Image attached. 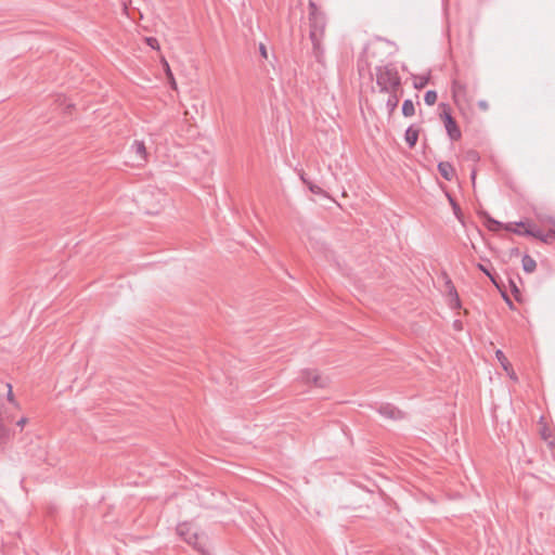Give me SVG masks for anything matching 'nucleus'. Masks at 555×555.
<instances>
[{
    "instance_id": "nucleus-11",
    "label": "nucleus",
    "mask_w": 555,
    "mask_h": 555,
    "mask_svg": "<svg viewBox=\"0 0 555 555\" xmlns=\"http://www.w3.org/2000/svg\"><path fill=\"white\" fill-rule=\"evenodd\" d=\"M418 139V130L416 128L410 127L405 131V141L410 146H414Z\"/></svg>"
},
{
    "instance_id": "nucleus-2",
    "label": "nucleus",
    "mask_w": 555,
    "mask_h": 555,
    "mask_svg": "<svg viewBox=\"0 0 555 555\" xmlns=\"http://www.w3.org/2000/svg\"><path fill=\"white\" fill-rule=\"evenodd\" d=\"M298 382L310 389H327L331 386V377L315 366H308L300 370Z\"/></svg>"
},
{
    "instance_id": "nucleus-9",
    "label": "nucleus",
    "mask_w": 555,
    "mask_h": 555,
    "mask_svg": "<svg viewBox=\"0 0 555 555\" xmlns=\"http://www.w3.org/2000/svg\"><path fill=\"white\" fill-rule=\"evenodd\" d=\"M438 169L441 176L447 180H451L455 175L454 168L449 163H440Z\"/></svg>"
},
{
    "instance_id": "nucleus-24",
    "label": "nucleus",
    "mask_w": 555,
    "mask_h": 555,
    "mask_svg": "<svg viewBox=\"0 0 555 555\" xmlns=\"http://www.w3.org/2000/svg\"><path fill=\"white\" fill-rule=\"evenodd\" d=\"M146 42H147V44H149L150 47H152V48H154V49H155V48H157V41H156V39H154V38H147V39H146Z\"/></svg>"
},
{
    "instance_id": "nucleus-3",
    "label": "nucleus",
    "mask_w": 555,
    "mask_h": 555,
    "mask_svg": "<svg viewBox=\"0 0 555 555\" xmlns=\"http://www.w3.org/2000/svg\"><path fill=\"white\" fill-rule=\"evenodd\" d=\"M439 117L444 125L446 131L452 141H459L462 138V132L456 120L451 115V107L448 104L439 105Z\"/></svg>"
},
{
    "instance_id": "nucleus-21",
    "label": "nucleus",
    "mask_w": 555,
    "mask_h": 555,
    "mask_svg": "<svg viewBox=\"0 0 555 555\" xmlns=\"http://www.w3.org/2000/svg\"><path fill=\"white\" fill-rule=\"evenodd\" d=\"M505 372H506V374H507L512 379L517 380L516 373H515V371H514V369H513V366H512V365H511V366H508V371H505Z\"/></svg>"
},
{
    "instance_id": "nucleus-18",
    "label": "nucleus",
    "mask_w": 555,
    "mask_h": 555,
    "mask_svg": "<svg viewBox=\"0 0 555 555\" xmlns=\"http://www.w3.org/2000/svg\"><path fill=\"white\" fill-rule=\"evenodd\" d=\"M311 39H312V41H313L314 48L319 49V48H320V46H321V40H320V38H317V33H315V30H312V31H311Z\"/></svg>"
},
{
    "instance_id": "nucleus-12",
    "label": "nucleus",
    "mask_w": 555,
    "mask_h": 555,
    "mask_svg": "<svg viewBox=\"0 0 555 555\" xmlns=\"http://www.w3.org/2000/svg\"><path fill=\"white\" fill-rule=\"evenodd\" d=\"M537 263L530 256L522 258V268L526 272L531 273L535 270Z\"/></svg>"
},
{
    "instance_id": "nucleus-17",
    "label": "nucleus",
    "mask_w": 555,
    "mask_h": 555,
    "mask_svg": "<svg viewBox=\"0 0 555 555\" xmlns=\"http://www.w3.org/2000/svg\"><path fill=\"white\" fill-rule=\"evenodd\" d=\"M450 295H451V307L452 308H456V309L460 308L461 307V300H460V297H459L456 291L453 287L451 289Z\"/></svg>"
},
{
    "instance_id": "nucleus-28",
    "label": "nucleus",
    "mask_w": 555,
    "mask_h": 555,
    "mask_svg": "<svg viewBox=\"0 0 555 555\" xmlns=\"http://www.w3.org/2000/svg\"><path fill=\"white\" fill-rule=\"evenodd\" d=\"M503 296H504V298H505L506 302L509 305V307H512V302H511V300H509L505 295H503Z\"/></svg>"
},
{
    "instance_id": "nucleus-16",
    "label": "nucleus",
    "mask_w": 555,
    "mask_h": 555,
    "mask_svg": "<svg viewBox=\"0 0 555 555\" xmlns=\"http://www.w3.org/2000/svg\"><path fill=\"white\" fill-rule=\"evenodd\" d=\"M425 103L427 105H434L437 102V93L436 91L429 90L425 93Z\"/></svg>"
},
{
    "instance_id": "nucleus-15",
    "label": "nucleus",
    "mask_w": 555,
    "mask_h": 555,
    "mask_svg": "<svg viewBox=\"0 0 555 555\" xmlns=\"http://www.w3.org/2000/svg\"><path fill=\"white\" fill-rule=\"evenodd\" d=\"M427 82H428L427 76H416V77H414L413 85L416 89H422L427 85Z\"/></svg>"
},
{
    "instance_id": "nucleus-6",
    "label": "nucleus",
    "mask_w": 555,
    "mask_h": 555,
    "mask_svg": "<svg viewBox=\"0 0 555 555\" xmlns=\"http://www.w3.org/2000/svg\"><path fill=\"white\" fill-rule=\"evenodd\" d=\"M505 229L518 235H531L546 241V238L541 235L540 231L535 230V227L531 222L509 223Z\"/></svg>"
},
{
    "instance_id": "nucleus-25",
    "label": "nucleus",
    "mask_w": 555,
    "mask_h": 555,
    "mask_svg": "<svg viewBox=\"0 0 555 555\" xmlns=\"http://www.w3.org/2000/svg\"><path fill=\"white\" fill-rule=\"evenodd\" d=\"M511 285H512V288H513V293L515 294V297L517 300H519V297H518V288L516 287L515 283L511 282Z\"/></svg>"
},
{
    "instance_id": "nucleus-27",
    "label": "nucleus",
    "mask_w": 555,
    "mask_h": 555,
    "mask_svg": "<svg viewBox=\"0 0 555 555\" xmlns=\"http://www.w3.org/2000/svg\"><path fill=\"white\" fill-rule=\"evenodd\" d=\"M498 225H499V223L496 221H491L489 228L491 230H494Z\"/></svg>"
},
{
    "instance_id": "nucleus-1",
    "label": "nucleus",
    "mask_w": 555,
    "mask_h": 555,
    "mask_svg": "<svg viewBox=\"0 0 555 555\" xmlns=\"http://www.w3.org/2000/svg\"><path fill=\"white\" fill-rule=\"evenodd\" d=\"M176 532L193 550L202 555L208 554L205 537L197 525L188 520L181 521L177 525Z\"/></svg>"
},
{
    "instance_id": "nucleus-14",
    "label": "nucleus",
    "mask_w": 555,
    "mask_h": 555,
    "mask_svg": "<svg viewBox=\"0 0 555 555\" xmlns=\"http://www.w3.org/2000/svg\"><path fill=\"white\" fill-rule=\"evenodd\" d=\"M495 357H496L498 361L500 362L502 369L504 371H508V366H511L512 364L509 363V361L507 360V358L505 357L503 351L502 350H496L495 351Z\"/></svg>"
},
{
    "instance_id": "nucleus-19",
    "label": "nucleus",
    "mask_w": 555,
    "mask_h": 555,
    "mask_svg": "<svg viewBox=\"0 0 555 555\" xmlns=\"http://www.w3.org/2000/svg\"><path fill=\"white\" fill-rule=\"evenodd\" d=\"M28 418L26 416H22L20 420H17L16 425L21 428H24L25 425H27Z\"/></svg>"
},
{
    "instance_id": "nucleus-26",
    "label": "nucleus",
    "mask_w": 555,
    "mask_h": 555,
    "mask_svg": "<svg viewBox=\"0 0 555 555\" xmlns=\"http://www.w3.org/2000/svg\"><path fill=\"white\" fill-rule=\"evenodd\" d=\"M479 107H480L481 109H483V111H487V109L489 108V104H488V102H486V101H480V102H479Z\"/></svg>"
},
{
    "instance_id": "nucleus-5",
    "label": "nucleus",
    "mask_w": 555,
    "mask_h": 555,
    "mask_svg": "<svg viewBox=\"0 0 555 555\" xmlns=\"http://www.w3.org/2000/svg\"><path fill=\"white\" fill-rule=\"evenodd\" d=\"M452 98L460 111L463 112L467 106H469L470 99L468 96L467 88L459 81L453 82Z\"/></svg>"
},
{
    "instance_id": "nucleus-22",
    "label": "nucleus",
    "mask_w": 555,
    "mask_h": 555,
    "mask_svg": "<svg viewBox=\"0 0 555 555\" xmlns=\"http://www.w3.org/2000/svg\"><path fill=\"white\" fill-rule=\"evenodd\" d=\"M505 372H506V374H507L512 379L517 380L516 373H515V371H514V369H513V366H512V365H511V366H508V371H505Z\"/></svg>"
},
{
    "instance_id": "nucleus-23",
    "label": "nucleus",
    "mask_w": 555,
    "mask_h": 555,
    "mask_svg": "<svg viewBox=\"0 0 555 555\" xmlns=\"http://www.w3.org/2000/svg\"><path fill=\"white\" fill-rule=\"evenodd\" d=\"M505 372H506V374H507L512 379L517 380L516 373H515V371H514V369H513V366H512V365H511V366H508V371H505Z\"/></svg>"
},
{
    "instance_id": "nucleus-7",
    "label": "nucleus",
    "mask_w": 555,
    "mask_h": 555,
    "mask_svg": "<svg viewBox=\"0 0 555 555\" xmlns=\"http://www.w3.org/2000/svg\"><path fill=\"white\" fill-rule=\"evenodd\" d=\"M130 152L141 163H146L149 159L147 147L143 140H134L130 145Z\"/></svg>"
},
{
    "instance_id": "nucleus-13",
    "label": "nucleus",
    "mask_w": 555,
    "mask_h": 555,
    "mask_svg": "<svg viewBox=\"0 0 555 555\" xmlns=\"http://www.w3.org/2000/svg\"><path fill=\"white\" fill-rule=\"evenodd\" d=\"M402 113L404 116L410 117L415 113L414 104L411 100H405L402 105Z\"/></svg>"
},
{
    "instance_id": "nucleus-20",
    "label": "nucleus",
    "mask_w": 555,
    "mask_h": 555,
    "mask_svg": "<svg viewBox=\"0 0 555 555\" xmlns=\"http://www.w3.org/2000/svg\"><path fill=\"white\" fill-rule=\"evenodd\" d=\"M478 268L482 272H485L491 279V281L496 285L495 279L490 274V272L482 264H478Z\"/></svg>"
},
{
    "instance_id": "nucleus-8",
    "label": "nucleus",
    "mask_w": 555,
    "mask_h": 555,
    "mask_svg": "<svg viewBox=\"0 0 555 555\" xmlns=\"http://www.w3.org/2000/svg\"><path fill=\"white\" fill-rule=\"evenodd\" d=\"M367 48L373 49L374 51L386 49L389 53L396 51L397 49L393 41L383 37H375L372 41L369 42Z\"/></svg>"
},
{
    "instance_id": "nucleus-10",
    "label": "nucleus",
    "mask_w": 555,
    "mask_h": 555,
    "mask_svg": "<svg viewBox=\"0 0 555 555\" xmlns=\"http://www.w3.org/2000/svg\"><path fill=\"white\" fill-rule=\"evenodd\" d=\"M151 197H155V204L147 202L150 208H162L166 202V196L160 192H152Z\"/></svg>"
},
{
    "instance_id": "nucleus-4",
    "label": "nucleus",
    "mask_w": 555,
    "mask_h": 555,
    "mask_svg": "<svg viewBox=\"0 0 555 555\" xmlns=\"http://www.w3.org/2000/svg\"><path fill=\"white\" fill-rule=\"evenodd\" d=\"M376 79L378 86L387 91H393L400 85V77L397 70L388 66L378 68Z\"/></svg>"
}]
</instances>
